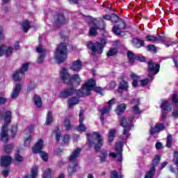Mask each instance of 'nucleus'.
<instances>
[{
  "label": "nucleus",
  "instance_id": "obj_1",
  "mask_svg": "<svg viewBox=\"0 0 178 178\" xmlns=\"http://www.w3.org/2000/svg\"><path fill=\"white\" fill-rule=\"evenodd\" d=\"M95 81L93 79H89L87 81L81 90H76L73 88L65 90L60 92L59 94L60 98H67V97H70V95H78V97H86L87 95H90L91 94V91L93 90L96 92H99L101 95H104L102 93V88L99 87H96Z\"/></svg>",
  "mask_w": 178,
  "mask_h": 178
},
{
  "label": "nucleus",
  "instance_id": "obj_2",
  "mask_svg": "<svg viewBox=\"0 0 178 178\" xmlns=\"http://www.w3.org/2000/svg\"><path fill=\"white\" fill-rule=\"evenodd\" d=\"M88 141L90 147H92V144H94L95 149L97 152L99 151L104 145V138L99 132H93L92 134H88Z\"/></svg>",
  "mask_w": 178,
  "mask_h": 178
},
{
  "label": "nucleus",
  "instance_id": "obj_3",
  "mask_svg": "<svg viewBox=\"0 0 178 178\" xmlns=\"http://www.w3.org/2000/svg\"><path fill=\"white\" fill-rule=\"evenodd\" d=\"M134 120V117L131 116L128 120L124 117H121L120 123L122 127H124L123 134L120 136V138L122 141H126L129 138V136L130 134L129 133L130 130H131V127H133V121Z\"/></svg>",
  "mask_w": 178,
  "mask_h": 178
},
{
  "label": "nucleus",
  "instance_id": "obj_4",
  "mask_svg": "<svg viewBox=\"0 0 178 178\" xmlns=\"http://www.w3.org/2000/svg\"><path fill=\"white\" fill-rule=\"evenodd\" d=\"M12 119V113L10 111H5L4 113V125L1 127L0 131V140L2 143H8L9 141V135H8V125L10 123Z\"/></svg>",
  "mask_w": 178,
  "mask_h": 178
},
{
  "label": "nucleus",
  "instance_id": "obj_5",
  "mask_svg": "<svg viewBox=\"0 0 178 178\" xmlns=\"http://www.w3.org/2000/svg\"><path fill=\"white\" fill-rule=\"evenodd\" d=\"M106 44V40L102 39L101 43L99 42H92L91 41L88 42V48L92 51V55L97 56L101 55L104 52V48Z\"/></svg>",
  "mask_w": 178,
  "mask_h": 178
},
{
  "label": "nucleus",
  "instance_id": "obj_6",
  "mask_svg": "<svg viewBox=\"0 0 178 178\" xmlns=\"http://www.w3.org/2000/svg\"><path fill=\"white\" fill-rule=\"evenodd\" d=\"M54 58L58 63L66 60V58H67V46L66 44L61 43L57 47L56 51L54 52Z\"/></svg>",
  "mask_w": 178,
  "mask_h": 178
},
{
  "label": "nucleus",
  "instance_id": "obj_7",
  "mask_svg": "<svg viewBox=\"0 0 178 178\" xmlns=\"http://www.w3.org/2000/svg\"><path fill=\"white\" fill-rule=\"evenodd\" d=\"M159 161H161V156L156 155L152 161V167L150 168V170L146 174L145 178L154 177V174L155 173V165L159 163Z\"/></svg>",
  "mask_w": 178,
  "mask_h": 178
},
{
  "label": "nucleus",
  "instance_id": "obj_8",
  "mask_svg": "<svg viewBox=\"0 0 178 178\" xmlns=\"http://www.w3.org/2000/svg\"><path fill=\"white\" fill-rule=\"evenodd\" d=\"M148 66L149 77H152L154 74H156L159 72V65L154 63V61H149Z\"/></svg>",
  "mask_w": 178,
  "mask_h": 178
},
{
  "label": "nucleus",
  "instance_id": "obj_9",
  "mask_svg": "<svg viewBox=\"0 0 178 178\" xmlns=\"http://www.w3.org/2000/svg\"><path fill=\"white\" fill-rule=\"evenodd\" d=\"M113 104H115V99H112L110 101H108V106L107 107L106 106L103 107L100 111L101 112L100 119L102 123H104V115H106L109 113V112H111V109H112V105H113Z\"/></svg>",
  "mask_w": 178,
  "mask_h": 178
},
{
  "label": "nucleus",
  "instance_id": "obj_10",
  "mask_svg": "<svg viewBox=\"0 0 178 178\" xmlns=\"http://www.w3.org/2000/svg\"><path fill=\"white\" fill-rule=\"evenodd\" d=\"M60 77L65 83V84H70V74L66 68H63L60 71Z\"/></svg>",
  "mask_w": 178,
  "mask_h": 178
},
{
  "label": "nucleus",
  "instance_id": "obj_11",
  "mask_svg": "<svg viewBox=\"0 0 178 178\" xmlns=\"http://www.w3.org/2000/svg\"><path fill=\"white\" fill-rule=\"evenodd\" d=\"M84 120V113L82 110L80 111L79 113V125L76 127V130L83 133V131H86L87 130V127L83 124V121Z\"/></svg>",
  "mask_w": 178,
  "mask_h": 178
},
{
  "label": "nucleus",
  "instance_id": "obj_12",
  "mask_svg": "<svg viewBox=\"0 0 178 178\" xmlns=\"http://www.w3.org/2000/svg\"><path fill=\"white\" fill-rule=\"evenodd\" d=\"M128 59H129L130 63H134L136 60H140V62H145V58L140 56H136L131 51L128 52Z\"/></svg>",
  "mask_w": 178,
  "mask_h": 178
},
{
  "label": "nucleus",
  "instance_id": "obj_13",
  "mask_svg": "<svg viewBox=\"0 0 178 178\" xmlns=\"http://www.w3.org/2000/svg\"><path fill=\"white\" fill-rule=\"evenodd\" d=\"M12 162H13V159L10 156H3L0 159L1 165L4 167L9 166Z\"/></svg>",
  "mask_w": 178,
  "mask_h": 178
},
{
  "label": "nucleus",
  "instance_id": "obj_14",
  "mask_svg": "<svg viewBox=\"0 0 178 178\" xmlns=\"http://www.w3.org/2000/svg\"><path fill=\"white\" fill-rule=\"evenodd\" d=\"M147 41H151L152 42H165V38L162 36H154V35H147L146 36Z\"/></svg>",
  "mask_w": 178,
  "mask_h": 178
},
{
  "label": "nucleus",
  "instance_id": "obj_15",
  "mask_svg": "<svg viewBox=\"0 0 178 178\" xmlns=\"http://www.w3.org/2000/svg\"><path fill=\"white\" fill-rule=\"evenodd\" d=\"M42 148H44V140H42V139H39L33 147V152L34 154H38V152H41Z\"/></svg>",
  "mask_w": 178,
  "mask_h": 178
},
{
  "label": "nucleus",
  "instance_id": "obj_16",
  "mask_svg": "<svg viewBox=\"0 0 178 178\" xmlns=\"http://www.w3.org/2000/svg\"><path fill=\"white\" fill-rule=\"evenodd\" d=\"M82 66L83 63L80 60H76L72 62L70 69L74 72H80V70H81Z\"/></svg>",
  "mask_w": 178,
  "mask_h": 178
},
{
  "label": "nucleus",
  "instance_id": "obj_17",
  "mask_svg": "<svg viewBox=\"0 0 178 178\" xmlns=\"http://www.w3.org/2000/svg\"><path fill=\"white\" fill-rule=\"evenodd\" d=\"M21 90H22V85L17 83L13 89V92L11 93V98L13 99H16V98L19 97Z\"/></svg>",
  "mask_w": 178,
  "mask_h": 178
},
{
  "label": "nucleus",
  "instance_id": "obj_18",
  "mask_svg": "<svg viewBox=\"0 0 178 178\" xmlns=\"http://www.w3.org/2000/svg\"><path fill=\"white\" fill-rule=\"evenodd\" d=\"M125 28H126V24H124V22L121 21L119 25L113 27V31L115 34V35H119L120 33H122V30H124Z\"/></svg>",
  "mask_w": 178,
  "mask_h": 178
},
{
  "label": "nucleus",
  "instance_id": "obj_19",
  "mask_svg": "<svg viewBox=\"0 0 178 178\" xmlns=\"http://www.w3.org/2000/svg\"><path fill=\"white\" fill-rule=\"evenodd\" d=\"M77 168V161H70L67 172L70 176H72L73 173L76 172V169Z\"/></svg>",
  "mask_w": 178,
  "mask_h": 178
},
{
  "label": "nucleus",
  "instance_id": "obj_20",
  "mask_svg": "<svg viewBox=\"0 0 178 178\" xmlns=\"http://www.w3.org/2000/svg\"><path fill=\"white\" fill-rule=\"evenodd\" d=\"M80 152H81V149L76 148L75 150L72 152V155H70L68 158V161H70V162H76V159L79 158Z\"/></svg>",
  "mask_w": 178,
  "mask_h": 178
},
{
  "label": "nucleus",
  "instance_id": "obj_21",
  "mask_svg": "<svg viewBox=\"0 0 178 178\" xmlns=\"http://www.w3.org/2000/svg\"><path fill=\"white\" fill-rule=\"evenodd\" d=\"M163 129H165V125H163V124H157L154 127H151L150 134H155V133H159V131H161Z\"/></svg>",
  "mask_w": 178,
  "mask_h": 178
},
{
  "label": "nucleus",
  "instance_id": "obj_22",
  "mask_svg": "<svg viewBox=\"0 0 178 178\" xmlns=\"http://www.w3.org/2000/svg\"><path fill=\"white\" fill-rule=\"evenodd\" d=\"M131 105H134L133 106V112L136 113V115H140L141 113V110L138 108V105L140 104V102L138 99H134L131 102Z\"/></svg>",
  "mask_w": 178,
  "mask_h": 178
},
{
  "label": "nucleus",
  "instance_id": "obj_23",
  "mask_svg": "<svg viewBox=\"0 0 178 178\" xmlns=\"http://www.w3.org/2000/svg\"><path fill=\"white\" fill-rule=\"evenodd\" d=\"M123 143H124V141L122 140V142H120L115 146V149L117 151V155L118 156V161H119V162H122L121 149H122V147L123 145Z\"/></svg>",
  "mask_w": 178,
  "mask_h": 178
},
{
  "label": "nucleus",
  "instance_id": "obj_24",
  "mask_svg": "<svg viewBox=\"0 0 178 178\" xmlns=\"http://www.w3.org/2000/svg\"><path fill=\"white\" fill-rule=\"evenodd\" d=\"M55 23L57 26H60V24H65L66 23V19L63 15H59L55 18Z\"/></svg>",
  "mask_w": 178,
  "mask_h": 178
},
{
  "label": "nucleus",
  "instance_id": "obj_25",
  "mask_svg": "<svg viewBox=\"0 0 178 178\" xmlns=\"http://www.w3.org/2000/svg\"><path fill=\"white\" fill-rule=\"evenodd\" d=\"M73 83H76L77 84H80V83H81V78H80V75L74 74L70 76V84H73Z\"/></svg>",
  "mask_w": 178,
  "mask_h": 178
},
{
  "label": "nucleus",
  "instance_id": "obj_26",
  "mask_svg": "<svg viewBox=\"0 0 178 178\" xmlns=\"http://www.w3.org/2000/svg\"><path fill=\"white\" fill-rule=\"evenodd\" d=\"M24 77V74L20 71L16 72L13 74V78L15 81H21Z\"/></svg>",
  "mask_w": 178,
  "mask_h": 178
},
{
  "label": "nucleus",
  "instance_id": "obj_27",
  "mask_svg": "<svg viewBox=\"0 0 178 178\" xmlns=\"http://www.w3.org/2000/svg\"><path fill=\"white\" fill-rule=\"evenodd\" d=\"M130 77L131 79L134 80V81L132 83V86L137 87V86H138V82L140 81V77L138 76V75H137L134 73H131L130 74Z\"/></svg>",
  "mask_w": 178,
  "mask_h": 178
},
{
  "label": "nucleus",
  "instance_id": "obj_28",
  "mask_svg": "<svg viewBox=\"0 0 178 178\" xmlns=\"http://www.w3.org/2000/svg\"><path fill=\"white\" fill-rule=\"evenodd\" d=\"M38 175V167H33L31 170V176L26 175L24 178H35Z\"/></svg>",
  "mask_w": 178,
  "mask_h": 178
},
{
  "label": "nucleus",
  "instance_id": "obj_29",
  "mask_svg": "<svg viewBox=\"0 0 178 178\" xmlns=\"http://www.w3.org/2000/svg\"><path fill=\"white\" fill-rule=\"evenodd\" d=\"M33 103L37 106V108H41L42 106V100L41 99V97L38 95H34L33 97Z\"/></svg>",
  "mask_w": 178,
  "mask_h": 178
},
{
  "label": "nucleus",
  "instance_id": "obj_30",
  "mask_svg": "<svg viewBox=\"0 0 178 178\" xmlns=\"http://www.w3.org/2000/svg\"><path fill=\"white\" fill-rule=\"evenodd\" d=\"M79 100L76 97H71L68 101V108H72L74 105H77L79 104Z\"/></svg>",
  "mask_w": 178,
  "mask_h": 178
},
{
  "label": "nucleus",
  "instance_id": "obj_31",
  "mask_svg": "<svg viewBox=\"0 0 178 178\" xmlns=\"http://www.w3.org/2000/svg\"><path fill=\"white\" fill-rule=\"evenodd\" d=\"M132 44L136 48H140L144 45V42L140 39L134 38L132 40Z\"/></svg>",
  "mask_w": 178,
  "mask_h": 178
},
{
  "label": "nucleus",
  "instance_id": "obj_32",
  "mask_svg": "<svg viewBox=\"0 0 178 178\" xmlns=\"http://www.w3.org/2000/svg\"><path fill=\"white\" fill-rule=\"evenodd\" d=\"M125 111H126V104H121L117 107L115 112L117 115H122V113H123Z\"/></svg>",
  "mask_w": 178,
  "mask_h": 178
},
{
  "label": "nucleus",
  "instance_id": "obj_33",
  "mask_svg": "<svg viewBox=\"0 0 178 178\" xmlns=\"http://www.w3.org/2000/svg\"><path fill=\"white\" fill-rule=\"evenodd\" d=\"M116 136V129H112L108 131V143H112Z\"/></svg>",
  "mask_w": 178,
  "mask_h": 178
},
{
  "label": "nucleus",
  "instance_id": "obj_34",
  "mask_svg": "<svg viewBox=\"0 0 178 178\" xmlns=\"http://www.w3.org/2000/svg\"><path fill=\"white\" fill-rule=\"evenodd\" d=\"M120 90H124V91H127V90H129V83L126 81L122 80L120 83Z\"/></svg>",
  "mask_w": 178,
  "mask_h": 178
},
{
  "label": "nucleus",
  "instance_id": "obj_35",
  "mask_svg": "<svg viewBox=\"0 0 178 178\" xmlns=\"http://www.w3.org/2000/svg\"><path fill=\"white\" fill-rule=\"evenodd\" d=\"M22 27L24 31V33H27L30 29V22L29 21H24L22 24Z\"/></svg>",
  "mask_w": 178,
  "mask_h": 178
},
{
  "label": "nucleus",
  "instance_id": "obj_36",
  "mask_svg": "<svg viewBox=\"0 0 178 178\" xmlns=\"http://www.w3.org/2000/svg\"><path fill=\"white\" fill-rule=\"evenodd\" d=\"M36 52L39 54V55H47V51L41 45L36 47Z\"/></svg>",
  "mask_w": 178,
  "mask_h": 178
},
{
  "label": "nucleus",
  "instance_id": "obj_37",
  "mask_svg": "<svg viewBox=\"0 0 178 178\" xmlns=\"http://www.w3.org/2000/svg\"><path fill=\"white\" fill-rule=\"evenodd\" d=\"M106 156H108V152H102L99 156V157L100 158V162H106Z\"/></svg>",
  "mask_w": 178,
  "mask_h": 178
},
{
  "label": "nucleus",
  "instance_id": "obj_38",
  "mask_svg": "<svg viewBox=\"0 0 178 178\" xmlns=\"http://www.w3.org/2000/svg\"><path fill=\"white\" fill-rule=\"evenodd\" d=\"M52 123V113L48 112L46 119V124H51Z\"/></svg>",
  "mask_w": 178,
  "mask_h": 178
},
{
  "label": "nucleus",
  "instance_id": "obj_39",
  "mask_svg": "<svg viewBox=\"0 0 178 178\" xmlns=\"http://www.w3.org/2000/svg\"><path fill=\"white\" fill-rule=\"evenodd\" d=\"M173 162L175 165H177L178 168V152H174ZM177 177H178V168H177Z\"/></svg>",
  "mask_w": 178,
  "mask_h": 178
},
{
  "label": "nucleus",
  "instance_id": "obj_40",
  "mask_svg": "<svg viewBox=\"0 0 178 178\" xmlns=\"http://www.w3.org/2000/svg\"><path fill=\"white\" fill-rule=\"evenodd\" d=\"M10 132L11 137H15L16 136V133H17V125L13 126Z\"/></svg>",
  "mask_w": 178,
  "mask_h": 178
},
{
  "label": "nucleus",
  "instance_id": "obj_41",
  "mask_svg": "<svg viewBox=\"0 0 178 178\" xmlns=\"http://www.w3.org/2000/svg\"><path fill=\"white\" fill-rule=\"evenodd\" d=\"M64 127H65L66 130H70L72 129V124H70V121L67 119H65L64 121Z\"/></svg>",
  "mask_w": 178,
  "mask_h": 178
},
{
  "label": "nucleus",
  "instance_id": "obj_42",
  "mask_svg": "<svg viewBox=\"0 0 178 178\" xmlns=\"http://www.w3.org/2000/svg\"><path fill=\"white\" fill-rule=\"evenodd\" d=\"M30 65V63H24L22 68L19 70V71L21 72V73H23L24 74L25 72H27L28 69H29V65Z\"/></svg>",
  "mask_w": 178,
  "mask_h": 178
},
{
  "label": "nucleus",
  "instance_id": "obj_43",
  "mask_svg": "<svg viewBox=\"0 0 178 178\" xmlns=\"http://www.w3.org/2000/svg\"><path fill=\"white\" fill-rule=\"evenodd\" d=\"M51 173L52 171L51 170V169L48 168L47 170H45L43 178H51Z\"/></svg>",
  "mask_w": 178,
  "mask_h": 178
},
{
  "label": "nucleus",
  "instance_id": "obj_44",
  "mask_svg": "<svg viewBox=\"0 0 178 178\" xmlns=\"http://www.w3.org/2000/svg\"><path fill=\"white\" fill-rule=\"evenodd\" d=\"M12 52H13V48L6 46L4 54L6 55V56H9V55H12Z\"/></svg>",
  "mask_w": 178,
  "mask_h": 178
},
{
  "label": "nucleus",
  "instance_id": "obj_45",
  "mask_svg": "<svg viewBox=\"0 0 178 178\" xmlns=\"http://www.w3.org/2000/svg\"><path fill=\"white\" fill-rule=\"evenodd\" d=\"M118 54V49H111L107 53V56H114Z\"/></svg>",
  "mask_w": 178,
  "mask_h": 178
},
{
  "label": "nucleus",
  "instance_id": "obj_46",
  "mask_svg": "<svg viewBox=\"0 0 178 178\" xmlns=\"http://www.w3.org/2000/svg\"><path fill=\"white\" fill-rule=\"evenodd\" d=\"M30 143H31V136H28L25 138V140L24 143V147H30Z\"/></svg>",
  "mask_w": 178,
  "mask_h": 178
},
{
  "label": "nucleus",
  "instance_id": "obj_47",
  "mask_svg": "<svg viewBox=\"0 0 178 178\" xmlns=\"http://www.w3.org/2000/svg\"><path fill=\"white\" fill-rule=\"evenodd\" d=\"M111 178H123L122 174H118L116 171L111 172Z\"/></svg>",
  "mask_w": 178,
  "mask_h": 178
},
{
  "label": "nucleus",
  "instance_id": "obj_48",
  "mask_svg": "<svg viewBox=\"0 0 178 178\" xmlns=\"http://www.w3.org/2000/svg\"><path fill=\"white\" fill-rule=\"evenodd\" d=\"M172 136L168 135L167 137V140H166V147H168V148L172 147Z\"/></svg>",
  "mask_w": 178,
  "mask_h": 178
},
{
  "label": "nucleus",
  "instance_id": "obj_49",
  "mask_svg": "<svg viewBox=\"0 0 178 178\" xmlns=\"http://www.w3.org/2000/svg\"><path fill=\"white\" fill-rule=\"evenodd\" d=\"M62 140L63 144H69V141H70V137L69 136V135H65L62 138Z\"/></svg>",
  "mask_w": 178,
  "mask_h": 178
},
{
  "label": "nucleus",
  "instance_id": "obj_50",
  "mask_svg": "<svg viewBox=\"0 0 178 178\" xmlns=\"http://www.w3.org/2000/svg\"><path fill=\"white\" fill-rule=\"evenodd\" d=\"M40 156L44 161H48V154L44 152H40Z\"/></svg>",
  "mask_w": 178,
  "mask_h": 178
},
{
  "label": "nucleus",
  "instance_id": "obj_51",
  "mask_svg": "<svg viewBox=\"0 0 178 178\" xmlns=\"http://www.w3.org/2000/svg\"><path fill=\"white\" fill-rule=\"evenodd\" d=\"M89 35H97V28L92 27L89 31Z\"/></svg>",
  "mask_w": 178,
  "mask_h": 178
},
{
  "label": "nucleus",
  "instance_id": "obj_52",
  "mask_svg": "<svg viewBox=\"0 0 178 178\" xmlns=\"http://www.w3.org/2000/svg\"><path fill=\"white\" fill-rule=\"evenodd\" d=\"M147 48V51H149L150 52H156V49L154 44H149Z\"/></svg>",
  "mask_w": 178,
  "mask_h": 178
},
{
  "label": "nucleus",
  "instance_id": "obj_53",
  "mask_svg": "<svg viewBox=\"0 0 178 178\" xmlns=\"http://www.w3.org/2000/svg\"><path fill=\"white\" fill-rule=\"evenodd\" d=\"M60 130L58 129L57 131H56V134H55V138H56V141H59V140H60Z\"/></svg>",
  "mask_w": 178,
  "mask_h": 178
},
{
  "label": "nucleus",
  "instance_id": "obj_54",
  "mask_svg": "<svg viewBox=\"0 0 178 178\" xmlns=\"http://www.w3.org/2000/svg\"><path fill=\"white\" fill-rule=\"evenodd\" d=\"M6 49V46L0 45V56H2L5 54V50Z\"/></svg>",
  "mask_w": 178,
  "mask_h": 178
},
{
  "label": "nucleus",
  "instance_id": "obj_55",
  "mask_svg": "<svg viewBox=\"0 0 178 178\" xmlns=\"http://www.w3.org/2000/svg\"><path fill=\"white\" fill-rule=\"evenodd\" d=\"M45 58V54H40L38 58V63H42L44 62V59Z\"/></svg>",
  "mask_w": 178,
  "mask_h": 178
},
{
  "label": "nucleus",
  "instance_id": "obj_56",
  "mask_svg": "<svg viewBox=\"0 0 178 178\" xmlns=\"http://www.w3.org/2000/svg\"><path fill=\"white\" fill-rule=\"evenodd\" d=\"M15 161H17V162H23V157L19 154H15Z\"/></svg>",
  "mask_w": 178,
  "mask_h": 178
},
{
  "label": "nucleus",
  "instance_id": "obj_57",
  "mask_svg": "<svg viewBox=\"0 0 178 178\" xmlns=\"http://www.w3.org/2000/svg\"><path fill=\"white\" fill-rule=\"evenodd\" d=\"M118 20H119V17H118V15L113 14L111 15V22H113V23H116V22H118Z\"/></svg>",
  "mask_w": 178,
  "mask_h": 178
},
{
  "label": "nucleus",
  "instance_id": "obj_58",
  "mask_svg": "<svg viewBox=\"0 0 178 178\" xmlns=\"http://www.w3.org/2000/svg\"><path fill=\"white\" fill-rule=\"evenodd\" d=\"M12 148H13V146L12 145H8L4 147V151L6 152H10V151H12Z\"/></svg>",
  "mask_w": 178,
  "mask_h": 178
},
{
  "label": "nucleus",
  "instance_id": "obj_59",
  "mask_svg": "<svg viewBox=\"0 0 178 178\" xmlns=\"http://www.w3.org/2000/svg\"><path fill=\"white\" fill-rule=\"evenodd\" d=\"M172 102L174 104H178V96L176 94L172 95Z\"/></svg>",
  "mask_w": 178,
  "mask_h": 178
},
{
  "label": "nucleus",
  "instance_id": "obj_60",
  "mask_svg": "<svg viewBox=\"0 0 178 178\" xmlns=\"http://www.w3.org/2000/svg\"><path fill=\"white\" fill-rule=\"evenodd\" d=\"M139 81L142 87H145V86H147V84H148V79H143Z\"/></svg>",
  "mask_w": 178,
  "mask_h": 178
},
{
  "label": "nucleus",
  "instance_id": "obj_61",
  "mask_svg": "<svg viewBox=\"0 0 178 178\" xmlns=\"http://www.w3.org/2000/svg\"><path fill=\"white\" fill-rule=\"evenodd\" d=\"M10 172V168H6V169L3 170L2 173H3V175L4 176V177H6L8 176V175H9Z\"/></svg>",
  "mask_w": 178,
  "mask_h": 178
},
{
  "label": "nucleus",
  "instance_id": "obj_62",
  "mask_svg": "<svg viewBox=\"0 0 178 178\" xmlns=\"http://www.w3.org/2000/svg\"><path fill=\"white\" fill-rule=\"evenodd\" d=\"M5 36L3 35V29H2V26H0V41H2V40H4Z\"/></svg>",
  "mask_w": 178,
  "mask_h": 178
},
{
  "label": "nucleus",
  "instance_id": "obj_63",
  "mask_svg": "<svg viewBox=\"0 0 178 178\" xmlns=\"http://www.w3.org/2000/svg\"><path fill=\"white\" fill-rule=\"evenodd\" d=\"M26 131H29V133H33L34 131V126L31 125L26 129Z\"/></svg>",
  "mask_w": 178,
  "mask_h": 178
},
{
  "label": "nucleus",
  "instance_id": "obj_64",
  "mask_svg": "<svg viewBox=\"0 0 178 178\" xmlns=\"http://www.w3.org/2000/svg\"><path fill=\"white\" fill-rule=\"evenodd\" d=\"M156 149H161L162 148V143L161 142H158L156 143Z\"/></svg>",
  "mask_w": 178,
  "mask_h": 178
}]
</instances>
